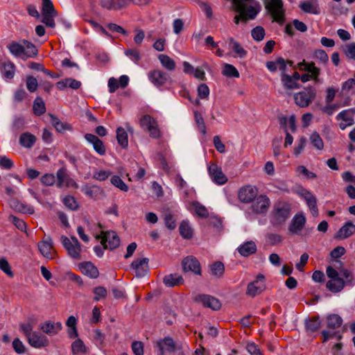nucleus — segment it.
I'll return each instance as SVG.
<instances>
[{"label":"nucleus","instance_id":"obj_11","mask_svg":"<svg viewBox=\"0 0 355 355\" xmlns=\"http://www.w3.org/2000/svg\"><path fill=\"white\" fill-rule=\"evenodd\" d=\"M355 114V107L344 110L339 112L336 116V120L340 121L339 127L341 130H345L349 126L354 125V116Z\"/></svg>","mask_w":355,"mask_h":355},{"label":"nucleus","instance_id":"obj_44","mask_svg":"<svg viewBox=\"0 0 355 355\" xmlns=\"http://www.w3.org/2000/svg\"><path fill=\"white\" fill-rule=\"evenodd\" d=\"M71 352L73 355L87 352V347L81 339L77 338L72 343Z\"/></svg>","mask_w":355,"mask_h":355},{"label":"nucleus","instance_id":"obj_50","mask_svg":"<svg viewBox=\"0 0 355 355\" xmlns=\"http://www.w3.org/2000/svg\"><path fill=\"white\" fill-rule=\"evenodd\" d=\"M211 275L216 277H221L225 271L224 264L220 261H216L210 266Z\"/></svg>","mask_w":355,"mask_h":355},{"label":"nucleus","instance_id":"obj_47","mask_svg":"<svg viewBox=\"0 0 355 355\" xmlns=\"http://www.w3.org/2000/svg\"><path fill=\"white\" fill-rule=\"evenodd\" d=\"M56 177L58 179L57 186L60 188L65 186L68 180H70V177H69L66 170L63 168L58 170Z\"/></svg>","mask_w":355,"mask_h":355},{"label":"nucleus","instance_id":"obj_38","mask_svg":"<svg viewBox=\"0 0 355 355\" xmlns=\"http://www.w3.org/2000/svg\"><path fill=\"white\" fill-rule=\"evenodd\" d=\"M158 59L162 67L166 69L168 71H174L175 69V62L168 55L165 54H160L158 56Z\"/></svg>","mask_w":355,"mask_h":355},{"label":"nucleus","instance_id":"obj_57","mask_svg":"<svg viewBox=\"0 0 355 355\" xmlns=\"http://www.w3.org/2000/svg\"><path fill=\"white\" fill-rule=\"evenodd\" d=\"M251 35L254 40L261 41L265 36V30L261 26H257L252 30Z\"/></svg>","mask_w":355,"mask_h":355},{"label":"nucleus","instance_id":"obj_49","mask_svg":"<svg viewBox=\"0 0 355 355\" xmlns=\"http://www.w3.org/2000/svg\"><path fill=\"white\" fill-rule=\"evenodd\" d=\"M222 73L223 76L228 78H239V73L236 68L230 64H225L224 67L222 71Z\"/></svg>","mask_w":355,"mask_h":355},{"label":"nucleus","instance_id":"obj_53","mask_svg":"<svg viewBox=\"0 0 355 355\" xmlns=\"http://www.w3.org/2000/svg\"><path fill=\"white\" fill-rule=\"evenodd\" d=\"M340 276H342L345 278L344 282L345 286H353L355 284V277L352 275V273L348 270L347 269H344L340 271Z\"/></svg>","mask_w":355,"mask_h":355},{"label":"nucleus","instance_id":"obj_31","mask_svg":"<svg viewBox=\"0 0 355 355\" xmlns=\"http://www.w3.org/2000/svg\"><path fill=\"white\" fill-rule=\"evenodd\" d=\"M10 207L15 211L22 214H33L35 211L33 206L17 200H12L10 202Z\"/></svg>","mask_w":355,"mask_h":355},{"label":"nucleus","instance_id":"obj_16","mask_svg":"<svg viewBox=\"0 0 355 355\" xmlns=\"http://www.w3.org/2000/svg\"><path fill=\"white\" fill-rule=\"evenodd\" d=\"M257 189L251 185H247L241 188L238 193L239 199L241 202L248 203L257 198Z\"/></svg>","mask_w":355,"mask_h":355},{"label":"nucleus","instance_id":"obj_46","mask_svg":"<svg viewBox=\"0 0 355 355\" xmlns=\"http://www.w3.org/2000/svg\"><path fill=\"white\" fill-rule=\"evenodd\" d=\"M309 139L311 144L317 150H322L324 148V142L318 132H312L310 135Z\"/></svg>","mask_w":355,"mask_h":355},{"label":"nucleus","instance_id":"obj_37","mask_svg":"<svg viewBox=\"0 0 355 355\" xmlns=\"http://www.w3.org/2000/svg\"><path fill=\"white\" fill-rule=\"evenodd\" d=\"M180 234L184 239H189L193 236V229L187 220H183L179 227Z\"/></svg>","mask_w":355,"mask_h":355},{"label":"nucleus","instance_id":"obj_1","mask_svg":"<svg viewBox=\"0 0 355 355\" xmlns=\"http://www.w3.org/2000/svg\"><path fill=\"white\" fill-rule=\"evenodd\" d=\"M10 53L15 57L33 58L37 55L36 46L28 40L13 42L8 46Z\"/></svg>","mask_w":355,"mask_h":355},{"label":"nucleus","instance_id":"obj_40","mask_svg":"<svg viewBox=\"0 0 355 355\" xmlns=\"http://www.w3.org/2000/svg\"><path fill=\"white\" fill-rule=\"evenodd\" d=\"M281 80L285 88L289 89H299L300 85L286 73L282 74Z\"/></svg>","mask_w":355,"mask_h":355},{"label":"nucleus","instance_id":"obj_45","mask_svg":"<svg viewBox=\"0 0 355 355\" xmlns=\"http://www.w3.org/2000/svg\"><path fill=\"white\" fill-rule=\"evenodd\" d=\"M327 326L331 329H337L343 323L342 318L337 314H331L327 318Z\"/></svg>","mask_w":355,"mask_h":355},{"label":"nucleus","instance_id":"obj_23","mask_svg":"<svg viewBox=\"0 0 355 355\" xmlns=\"http://www.w3.org/2000/svg\"><path fill=\"white\" fill-rule=\"evenodd\" d=\"M183 270L186 272L191 271L196 275L200 274V265L199 261L193 257H188L182 261Z\"/></svg>","mask_w":355,"mask_h":355},{"label":"nucleus","instance_id":"obj_63","mask_svg":"<svg viewBox=\"0 0 355 355\" xmlns=\"http://www.w3.org/2000/svg\"><path fill=\"white\" fill-rule=\"evenodd\" d=\"M343 91L355 93V78H349L345 81L342 86Z\"/></svg>","mask_w":355,"mask_h":355},{"label":"nucleus","instance_id":"obj_26","mask_svg":"<svg viewBox=\"0 0 355 355\" xmlns=\"http://www.w3.org/2000/svg\"><path fill=\"white\" fill-rule=\"evenodd\" d=\"M299 7L304 12L306 13L312 15H318L320 13L318 0H305L301 1Z\"/></svg>","mask_w":355,"mask_h":355},{"label":"nucleus","instance_id":"obj_30","mask_svg":"<svg viewBox=\"0 0 355 355\" xmlns=\"http://www.w3.org/2000/svg\"><path fill=\"white\" fill-rule=\"evenodd\" d=\"M355 233V225L351 222H346L337 232L336 237L338 239H345Z\"/></svg>","mask_w":355,"mask_h":355},{"label":"nucleus","instance_id":"obj_42","mask_svg":"<svg viewBox=\"0 0 355 355\" xmlns=\"http://www.w3.org/2000/svg\"><path fill=\"white\" fill-rule=\"evenodd\" d=\"M116 139L119 144L123 148L128 146V133L124 128L119 127L116 129Z\"/></svg>","mask_w":355,"mask_h":355},{"label":"nucleus","instance_id":"obj_14","mask_svg":"<svg viewBox=\"0 0 355 355\" xmlns=\"http://www.w3.org/2000/svg\"><path fill=\"white\" fill-rule=\"evenodd\" d=\"M28 344L36 349H40L49 345L48 338L40 331H34L28 338Z\"/></svg>","mask_w":355,"mask_h":355},{"label":"nucleus","instance_id":"obj_61","mask_svg":"<svg viewBox=\"0 0 355 355\" xmlns=\"http://www.w3.org/2000/svg\"><path fill=\"white\" fill-rule=\"evenodd\" d=\"M9 220L13 223V224L18 230L23 232L26 231V225L23 220L19 219L13 215H10Z\"/></svg>","mask_w":355,"mask_h":355},{"label":"nucleus","instance_id":"obj_12","mask_svg":"<svg viewBox=\"0 0 355 355\" xmlns=\"http://www.w3.org/2000/svg\"><path fill=\"white\" fill-rule=\"evenodd\" d=\"M183 71L187 74H192L196 78L203 80L205 79V72L202 68L209 70V64L203 62L201 67L194 68L189 62L184 61L182 63Z\"/></svg>","mask_w":355,"mask_h":355},{"label":"nucleus","instance_id":"obj_2","mask_svg":"<svg viewBox=\"0 0 355 355\" xmlns=\"http://www.w3.org/2000/svg\"><path fill=\"white\" fill-rule=\"evenodd\" d=\"M294 69H297L301 71H306V73L301 75L300 80L305 83L309 80L318 81V77L320 75V69L317 67L314 62H309L305 60L298 62Z\"/></svg>","mask_w":355,"mask_h":355},{"label":"nucleus","instance_id":"obj_62","mask_svg":"<svg viewBox=\"0 0 355 355\" xmlns=\"http://www.w3.org/2000/svg\"><path fill=\"white\" fill-rule=\"evenodd\" d=\"M26 87L30 92H35L38 87L37 79L33 76H28L26 78Z\"/></svg>","mask_w":355,"mask_h":355},{"label":"nucleus","instance_id":"obj_17","mask_svg":"<svg viewBox=\"0 0 355 355\" xmlns=\"http://www.w3.org/2000/svg\"><path fill=\"white\" fill-rule=\"evenodd\" d=\"M306 218L303 213L296 214L291 220L288 230L292 234H299L303 230Z\"/></svg>","mask_w":355,"mask_h":355},{"label":"nucleus","instance_id":"obj_59","mask_svg":"<svg viewBox=\"0 0 355 355\" xmlns=\"http://www.w3.org/2000/svg\"><path fill=\"white\" fill-rule=\"evenodd\" d=\"M345 55L351 60H355V42L348 44L343 48Z\"/></svg>","mask_w":355,"mask_h":355},{"label":"nucleus","instance_id":"obj_7","mask_svg":"<svg viewBox=\"0 0 355 355\" xmlns=\"http://www.w3.org/2000/svg\"><path fill=\"white\" fill-rule=\"evenodd\" d=\"M315 97V89L313 86H308L304 90L294 95L295 103L301 107H306Z\"/></svg>","mask_w":355,"mask_h":355},{"label":"nucleus","instance_id":"obj_60","mask_svg":"<svg viewBox=\"0 0 355 355\" xmlns=\"http://www.w3.org/2000/svg\"><path fill=\"white\" fill-rule=\"evenodd\" d=\"M195 120L197 123L198 128L202 135H206V125L204 119L200 114L195 112Z\"/></svg>","mask_w":355,"mask_h":355},{"label":"nucleus","instance_id":"obj_27","mask_svg":"<svg viewBox=\"0 0 355 355\" xmlns=\"http://www.w3.org/2000/svg\"><path fill=\"white\" fill-rule=\"evenodd\" d=\"M85 139L89 144H92L94 150L100 155L105 154V148L103 141L99 139L96 135L92 134H86Z\"/></svg>","mask_w":355,"mask_h":355},{"label":"nucleus","instance_id":"obj_35","mask_svg":"<svg viewBox=\"0 0 355 355\" xmlns=\"http://www.w3.org/2000/svg\"><path fill=\"white\" fill-rule=\"evenodd\" d=\"M101 4L102 7L108 10H119L128 6L127 1H117L114 2L113 0H101Z\"/></svg>","mask_w":355,"mask_h":355},{"label":"nucleus","instance_id":"obj_52","mask_svg":"<svg viewBox=\"0 0 355 355\" xmlns=\"http://www.w3.org/2000/svg\"><path fill=\"white\" fill-rule=\"evenodd\" d=\"M125 55L134 63L138 64L141 60V55L139 50L135 49H127L124 51Z\"/></svg>","mask_w":355,"mask_h":355},{"label":"nucleus","instance_id":"obj_33","mask_svg":"<svg viewBox=\"0 0 355 355\" xmlns=\"http://www.w3.org/2000/svg\"><path fill=\"white\" fill-rule=\"evenodd\" d=\"M0 71L3 79H12L15 73V66L11 62H6L2 64Z\"/></svg>","mask_w":355,"mask_h":355},{"label":"nucleus","instance_id":"obj_32","mask_svg":"<svg viewBox=\"0 0 355 355\" xmlns=\"http://www.w3.org/2000/svg\"><path fill=\"white\" fill-rule=\"evenodd\" d=\"M157 347L159 350L160 355H164L166 352H173L175 349V343L173 340L170 337L164 338L157 342Z\"/></svg>","mask_w":355,"mask_h":355},{"label":"nucleus","instance_id":"obj_41","mask_svg":"<svg viewBox=\"0 0 355 355\" xmlns=\"http://www.w3.org/2000/svg\"><path fill=\"white\" fill-rule=\"evenodd\" d=\"M35 140L36 138L33 135L26 132L20 136L19 143L22 146L30 148L34 145Z\"/></svg>","mask_w":355,"mask_h":355},{"label":"nucleus","instance_id":"obj_36","mask_svg":"<svg viewBox=\"0 0 355 355\" xmlns=\"http://www.w3.org/2000/svg\"><path fill=\"white\" fill-rule=\"evenodd\" d=\"M228 47L231 49L236 55L240 58H243L247 55V51L241 46V45L233 37L228 39Z\"/></svg>","mask_w":355,"mask_h":355},{"label":"nucleus","instance_id":"obj_34","mask_svg":"<svg viewBox=\"0 0 355 355\" xmlns=\"http://www.w3.org/2000/svg\"><path fill=\"white\" fill-rule=\"evenodd\" d=\"M327 288L332 293H338L341 291L344 286L345 282L340 277L330 279L327 282Z\"/></svg>","mask_w":355,"mask_h":355},{"label":"nucleus","instance_id":"obj_43","mask_svg":"<svg viewBox=\"0 0 355 355\" xmlns=\"http://www.w3.org/2000/svg\"><path fill=\"white\" fill-rule=\"evenodd\" d=\"M51 123L55 130L60 133L64 132L66 130L71 129L70 125L67 123H63L59 120L58 118L53 115H51Z\"/></svg>","mask_w":355,"mask_h":355},{"label":"nucleus","instance_id":"obj_20","mask_svg":"<svg viewBox=\"0 0 355 355\" xmlns=\"http://www.w3.org/2000/svg\"><path fill=\"white\" fill-rule=\"evenodd\" d=\"M150 82L155 86L159 87L165 85L169 80L168 75L160 70H154L148 75Z\"/></svg>","mask_w":355,"mask_h":355},{"label":"nucleus","instance_id":"obj_24","mask_svg":"<svg viewBox=\"0 0 355 355\" xmlns=\"http://www.w3.org/2000/svg\"><path fill=\"white\" fill-rule=\"evenodd\" d=\"M62 325L60 322H53L47 320L40 324V329L49 336H55L62 329Z\"/></svg>","mask_w":355,"mask_h":355},{"label":"nucleus","instance_id":"obj_48","mask_svg":"<svg viewBox=\"0 0 355 355\" xmlns=\"http://www.w3.org/2000/svg\"><path fill=\"white\" fill-rule=\"evenodd\" d=\"M62 202L66 207L72 211H76L79 207V204L76 199L71 195L64 196L62 199Z\"/></svg>","mask_w":355,"mask_h":355},{"label":"nucleus","instance_id":"obj_51","mask_svg":"<svg viewBox=\"0 0 355 355\" xmlns=\"http://www.w3.org/2000/svg\"><path fill=\"white\" fill-rule=\"evenodd\" d=\"M33 112L37 115H42L46 111L44 103L42 98L37 97L33 105Z\"/></svg>","mask_w":355,"mask_h":355},{"label":"nucleus","instance_id":"obj_13","mask_svg":"<svg viewBox=\"0 0 355 355\" xmlns=\"http://www.w3.org/2000/svg\"><path fill=\"white\" fill-rule=\"evenodd\" d=\"M298 194L305 200L312 216L317 217L319 212L315 196L311 191L304 189L299 191Z\"/></svg>","mask_w":355,"mask_h":355},{"label":"nucleus","instance_id":"obj_22","mask_svg":"<svg viewBox=\"0 0 355 355\" xmlns=\"http://www.w3.org/2000/svg\"><path fill=\"white\" fill-rule=\"evenodd\" d=\"M37 248L43 257L48 259H53V240L50 236H46L39 242L37 243Z\"/></svg>","mask_w":355,"mask_h":355},{"label":"nucleus","instance_id":"obj_18","mask_svg":"<svg viewBox=\"0 0 355 355\" xmlns=\"http://www.w3.org/2000/svg\"><path fill=\"white\" fill-rule=\"evenodd\" d=\"M186 208L193 213V211L200 218H207L209 216L207 209L201 203L196 200H185Z\"/></svg>","mask_w":355,"mask_h":355},{"label":"nucleus","instance_id":"obj_3","mask_svg":"<svg viewBox=\"0 0 355 355\" xmlns=\"http://www.w3.org/2000/svg\"><path fill=\"white\" fill-rule=\"evenodd\" d=\"M291 206L289 203L279 202L275 205L272 212L271 222L273 225L284 223L291 216Z\"/></svg>","mask_w":355,"mask_h":355},{"label":"nucleus","instance_id":"obj_8","mask_svg":"<svg viewBox=\"0 0 355 355\" xmlns=\"http://www.w3.org/2000/svg\"><path fill=\"white\" fill-rule=\"evenodd\" d=\"M266 8L270 12L274 21L280 24L284 23L285 12L282 0H268Z\"/></svg>","mask_w":355,"mask_h":355},{"label":"nucleus","instance_id":"obj_54","mask_svg":"<svg viewBox=\"0 0 355 355\" xmlns=\"http://www.w3.org/2000/svg\"><path fill=\"white\" fill-rule=\"evenodd\" d=\"M111 183L123 191H128V185L123 181V180L121 178V177L118 175H113L110 179Z\"/></svg>","mask_w":355,"mask_h":355},{"label":"nucleus","instance_id":"obj_10","mask_svg":"<svg viewBox=\"0 0 355 355\" xmlns=\"http://www.w3.org/2000/svg\"><path fill=\"white\" fill-rule=\"evenodd\" d=\"M266 289L265 277L259 274L257 276L256 279L248 284L246 295L250 297H255L260 294Z\"/></svg>","mask_w":355,"mask_h":355},{"label":"nucleus","instance_id":"obj_58","mask_svg":"<svg viewBox=\"0 0 355 355\" xmlns=\"http://www.w3.org/2000/svg\"><path fill=\"white\" fill-rule=\"evenodd\" d=\"M0 269L8 276L13 277L14 274L11 270L10 266L4 257L0 259Z\"/></svg>","mask_w":355,"mask_h":355},{"label":"nucleus","instance_id":"obj_56","mask_svg":"<svg viewBox=\"0 0 355 355\" xmlns=\"http://www.w3.org/2000/svg\"><path fill=\"white\" fill-rule=\"evenodd\" d=\"M320 324L319 318H312L306 321V328L308 331L314 332L319 329Z\"/></svg>","mask_w":355,"mask_h":355},{"label":"nucleus","instance_id":"obj_6","mask_svg":"<svg viewBox=\"0 0 355 355\" xmlns=\"http://www.w3.org/2000/svg\"><path fill=\"white\" fill-rule=\"evenodd\" d=\"M141 128L149 133L150 137L159 138L162 135L157 121L150 115H144L139 120Z\"/></svg>","mask_w":355,"mask_h":355},{"label":"nucleus","instance_id":"obj_9","mask_svg":"<svg viewBox=\"0 0 355 355\" xmlns=\"http://www.w3.org/2000/svg\"><path fill=\"white\" fill-rule=\"evenodd\" d=\"M96 238L101 239V243L105 248L113 250L120 245V239L114 231L102 232Z\"/></svg>","mask_w":355,"mask_h":355},{"label":"nucleus","instance_id":"obj_55","mask_svg":"<svg viewBox=\"0 0 355 355\" xmlns=\"http://www.w3.org/2000/svg\"><path fill=\"white\" fill-rule=\"evenodd\" d=\"M313 55L320 64H326L329 61L328 55L324 50L319 49L315 51Z\"/></svg>","mask_w":355,"mask_h":355},{"label":"nucleus","instance_id":"obj_15","mask_svg":"<svg viewBox=\"0 0 355 355\" xmlns=\"http://www.w3.org/2000/svg\"><path fill=\"white\" fill-rule=\"evenodd\" d=\"M208 173L211 180L216 184L223 185L227 182V177L216 164H211L208 166Z\"/></svg>","mask_w":355,"mask_h":355},{"label":"nucleus","instance_id":"obj_25","mask_svg":"<svg viewBox=\"0 0 355 355\" xmlns=\"http://www.w3.org/2000/svg\"><path fill=\"white\" fill-rule=\"evenodd\" d=\"M132 268L135 270L137 277H144L148 270V259L142 258L134 261L131 265Z\"/></svg>","mask_w":355,"mask_h":355},{"label":"nucleus","instance_id":"obj_28","mask_svg":"<svg viewBox=\"0 0 355 355\" xmlns=\"http://www.w3.org/2000/svg\"><path fill=\"white\" fill-rule=\"evenodd\" d=\"M257 250L256 243L252 241H248L241 244L237 248L238 252L241 256L248 257L256 253Z\"/></svg>","mask_w":355,"mask_h":355},{"label":"nucleus","instance_id":"obj_21","mask_svg":"<svg viewBox=\"0 0 355 355\" xmlns=\"http://www.w3.org/2000/svg\"><path fill=\"white\" fill-rule=\"evenodd\" d=\"M270 204V199L266 196H259L254 199L251 209L255 214L265 213Z\"/></svg>","mask_w":355,"mask_h":355},{"label":"nucleus","instance_id":"obj_4","mask_svg":"<svg viewBox=\"0 0 355 355\" xmlns=\"http://www.w3.org/2000/svg\"><path fill=\"white\" fill-rule=\"evenodd\" d=\"M61 243L67 250L68 255L76 260L81 259L82 248L77 238L74 236L67 237L62 235Z\"/></svg>","mask_w":355,"mask_h":355},{"label":"nucleus","instance_id":"obj_64","mask_svg":"<svg viewBox=\"0 0 355 355\" xmlns=\"http://www.w3.org/2000/svg\"><path fill=\"white\" fill-rule=\"evenodd\" d=\"M135 355H144V344L141 341H133L131 345Z\"/></svg>","mask_w":355,"mask_h":355},{"label":"nucleus","instance_id":"obj_29","mask_svg":"<svg viewBox=\"0 0 355 355\" xmlns=\"http://www.w3.org/2000/svg\"><path fill=\"white\" fill-rule=\"evenodd\" d=\"M78 268L83 275L90 278L96 279L98 276V270L92 262L81 263L79 264Z\"/></svg>","mask_w":355,"mask_h":355},{"label":"nucleus","instance_id":"obj_39","mask_svg":"<svg viewBox=\"0 0 355 355\" xmlns=\"http://www.w3.org/2000/svg\"><path fill=\"white\" fill-rule=\"evenodd\" d=\"M183 279L178 274H170L164 277V284L168 287H173L182 283Z\"/></svg>","mask_w":355,"mask_h":355},{"label":"nucleus","instance_id":"obj_19","mask_svg":"<svg viewBox=\"0 0 355 355\" xmlns=\"http://www.w3.org/2000/svg\"><path fill=\"white\" fill-rule=\"evenodd\" d=\"M195 301L214 311L219 310L221 307V304L218 299L207 295H198L195 297Z\"/></svg>","mask_w":355,"mask_h":355},{"label":"nucleus","instance_id":"obj_5","mask_svg":"<svg viewBox=\"0 0 355 355\" xmlns=\"http://www.w3.org/2000/svg\"><path fill=\"white\" fill-rule=\"evenodd\" d=\"M41 15L42 17V22L46 26L51 28H54L55 27L54 18L56 17L57 12L51 0H42Z\"/></svg>","mask_w":355,"mask_h":355}]
</instances>
